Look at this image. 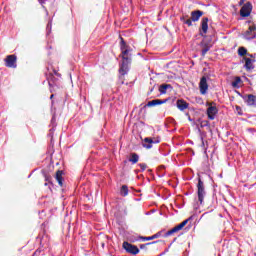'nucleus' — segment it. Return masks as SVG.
<instances>
[{"label":"nucleus","mask_w":256,"mask_h":256,"mask_svg":"<svg viewBox=\"0 0 256 256\" xmlns=\"http://www.w3.org/2000/svg\"><path fill=\"white\" fill-rule=\"evenodd\" d=\"M199 89L201 95H205L207 93V90L209 89V85L207 84V78L203 76L199 83Z\"/></svg>","instance_id":"10"},{"label":"nucleus","mask_w":256,"mask_h":256,"mask_svg":"<svg viewBox=\"0 0 256 256\" xmlns=\"http://www.w3.org/2000/svg\"><path fill=\"white\" fill-rule=\"evenodd\" d=\"M239 83H241V78L236 77L235 80L232 82V87H239Z\"/></svg>","instance_id":"21"},{"label":"nucleus","mask_w":256,"mask_h":256,"mask_svg":"<svg viewBox=\"0 0 256 256\" xmlns=\"http://www.w3.org/2000/svg\"><path fill=\"white\" fill-rule=\"evenodd\" d=\"M253 11V5L250 2L244 4L240 10L241 17H249Z\"/></svg>","instance_id":"7"},{"label":"nucleus","mask_w":256,"mask_h":256,"mask_svg":"<svg viewBox=\"0 0 256 256\" xmlns=\"http://www.w3.org/2000/svg\"><path fill=\"white\" fill-rule=\"evenodd\" d=\"M166 101H167V99H165V100L155 99V100L149 101L147 103V107H155L157 105H163V103H165Z\"/></svg>","instance_id":"16"},{"label":"nucleus","mask_w":256,"mask_h":256,"mask_svg":"<svg viewBox=\"0 0 256 256\" xmlns=\"http://www.w3.org/2000/svg\"><path fill=\"white\" fill-rule=\"evenodd\" d=\"M5 65L9 67L10 69H16L17 68V56L15 55H8L5 59Z\"/></svg>","instance_id":"5"},{"label":"nucleus","mask_w":256,"mask_h":256,"mask_svg":"<svg viewBox=\"0 0 256 256\" xmlns=\"http://www.w3.org/2000/svg\"><path fill=\"white\" fill-rule=\"evenodd\" d=\"M121 51H122V63L120 65L119 73L120 79H123V75H127L129 72V65H131V48L125 45V42L122 40L121 44Z\"/></svg>","instance_id":"1"},{"label":"nucleus","mask_w":256,"mask_h":256,"mask_svg":"<svg viewBox=\"0 0 256 256\" xmlns=\"http://www.w3.org/2000/svg\"><path fill=\"white\" fill-rule=\"evenodd\" d=\"M159 91L162 94L167 93V86H165V85L160 86Z\"/></svg>","instance_id":"24"},{"label":"nucleus","mask_w":256,"mask_h":256,"mask_svg":"<svg viewBox=\"0 0 256 256\" xmlns=\"http://www.w3.org/2000/svg\"><path fill=\"white\" fill-rule=\"evenodd\" d=\"M56 180L58 181L60 186H63V171L58 170L56 172Z\"/></svg>","instance_id":"17"},{"label":"nucleus","mask_w":256,"mask_h":256,"mask_svg":"<svg viewBox=\"0 0 256 256\" xmlns=\"http://www.w3.org/2000/svg\"><path fill=\"white\" fill-rule=\"evenodd\" d=\"M39 3H41V5H43V3H45V0H38Z\"/></svg>","instance_id":"29"},{"label":"nucleus","mask_w":256,"mask_h":256,"mask_svg":"<svg viewBox=\"0 0 256 256\" xmlns=\"http://www.w3.org/2000/svg\"><path fill=\"white\" fill-rule=\"evenodd\" d=\"M197 195H198V201L200 205H203V200L205 199V185L203 184V181L201 179L198 180L197 184Z\"/></svg>","instance_id":"3"},{"label":"nucleus","mask_w":256,"mask_h":256,"mask_svg":"<svg viewBox=\"0 0 256 256\" xmlns=\"http://www.w3.org/2000/svg\"><path fill=\"white\" fill-rule=\"evenodd\" d=\"M120 194L123 196V197H127V195H129V188H127L126 185H123L121 190H120Z\"/></svg>","instance_id":"19"},{"label":"nucleus","mask_w":256,"mask_h":256,"mask_svg":"<svg viewBox=\"0 0 256 256\" xmlns=\"http://www.w3.org/2000/svg\"><path fill=\"white\" fill-rule=\"evenodd\" d=\"M123 249H125L127 253H130V255H137L139 253V248L129 242L123 243Z\"/></svg>","instance_id":"6"},{"label":"nucleus","mask_w":256,"mask_h":256,"mask_svg":"<svg viewBox=\"0 0 256 256\" xmlns=\"http://www.w3.org/2000/svg\"><path fill=\"white\" fill-rule=\"evenodd\" d=\"M155 143H161V138H145L143 142V147H145V149H151V147H153V144Z\"/></svg>","instance_id":"8"},{"label":"nucleus","mask_w":256,"mask_h":256,"mask_svg":"<svg viewBox=\"0 0 256 256\" xmlns=\"http://www.w3.org/2000/svg\"><path fill=\"white\" fill-rule=\"evenodd\" d=\"M139 167L142 169V171H145V169H147V164H139Z\"/></svg>","instance_id":"26"},{"label":"nucleus","mask_w":256,"mask_h":256,"mask_svg":"<svg viewBox=\"0 0 256 256\" xmlns=\"http://www.w3.org/2000/svg\"><path fill=\"white\" fill-rule=\"evenodd\" d=\"M129 161H130V163H132L133 165H135V163H138V162H139V155H137V153H132V154L130 155Z\"/></svg>","instance_id":"18"},{"label":"nucleus","mask_w":256,"mask_h":256,"mask_svg":"<svg viewBox=\"0 0 256 256\" xmlns=\"http://www.w3.org/2000/svg\"><path fill=\"white\" fill-rule=\"evenodd\" d=\"M53 97H54V95L52 94V95L50 96V99H53Z\"/></svg>","instance_id":"30"},{"label":"nucleus","mask_w":256,"mask_h":256,"mask_svg":"<svg viewBox=\"0 0 256 256\" xmlns=\"http://www.w3.org/2000/svg\"><path fill=\"white\" fill-rule=\"evenodd\" d=\"M153 236H149V237H141L142 241H153Z\"/></svg>","instance_id":"25"},{"label":"nucleus","mask_w":256,"mask_h":256,"mask_svg":"<svg viewBox=\"0 0 256 256\" xmlns=\"http://www.w3.org/2000/svg\"><path fill=\"white\" fill-rule=\"evenodd\" d=\"M238 55H240V57L247 55V49L245 47H240L238 49Z\"/></svg>","instance_id":"20"},{"label":"nucleus","mask_w":256,"mask_h":256,"mask_svg":"<svg viewBox=\"0 0 256 256\" xmlns=\"http://www.w3.org/2000/svg\"><path fill=\"white\" fill-rule=\"evenodd\" d=\"M209 18H203L201 21V31L205 34L209 29Z\"/></svg>","instance_id":"15"},{"label":"nucleus","mask_w":256,"mask_h":256,"mask_svg":"<svg viewBox=\"0 0 256 256\" xmlns=\"http://www.w3.org/2000/svg\"><path fill=\"white\" fill-rule=\"evenodd\" d=\"M201 17H203V11L201 10H196V11H192L191 12V19L192 21H198L199 19H201Z\"/></svg>","instance_id":"14"},{"label":"nucleus","mask_w":256,"mask_h":256,"mask_svg":"<svg viewBox=\"0 0 256 256\" xmlns=\"http://www.w3.org/2000/svg\"><path fill=\"white\" fill-rule=\"evenodd\" d=\"M245 103L249 105V107H256V96L253 94H249L243 97Z\"/></svg>","instance_id":"11"},{"label":"nucleus","mask_w":256,"mask_h":256,"mask_svg":"<svg viewBox=\"0 0 256 256\" xmlns=\"http://www.w3.org/2000/svg\"><path fill=\"white\" fill-rule=\"evenodd\" d=\"M153 243H155V242H150V243H147V244H142V245H140V249H145L146 245H153Z\"/></svg>","instance_id":"27"},{"label":"nucleus","mask_w":256,"mask_h":256,"mask_svg":"<svg viewBox=\"0 0 256 256\" xmlns=\"http://www.w3.org/2000/svg\"><path fill=\"white\" fill-rule=\"evenodd\" d=\"M181 21H184V23L186 25H188V27H191V25H193V20L192 19L185 20V18H181Z\"/></svg>","instance_id":"22"},{"label":"nucleus","mask_w":256,"mask_h":256,"mask_svg":"<svg viewBox=\"0 0 256 256\" xmlns=\"http://www.w3.org/2000/svg\"><path fill=\"white\" fill-rule=\"evenodd\" d=\"M218 110L216 106H213L211 104H208L207 108V116L210 121H213L215 119V116L217 115Z\"/></svg>","instance_id":"9"},{"label":"nucleus","mask_w":256,"mask_h":256,"mask_svg":"<svg viewBox=\"0 0 256 256\" xmlns=\"http://www.w3.org/2000/svg\"><path fill=\"white\" fill-rule=\"evenodd\" d=\"M192 217L184 220L182 223L178 224L176 227L172 228L171 230L165 232V231H160L154 235H152V239H159V237H169L171 235H173L174 233H179V231H181V229H183V227H185V225H187V223H189V221H191Z\"/></svg>","instance_id":"2"},{"label":"nucleus","mask_w":256,"mask_h":256,"mask_svg":"<svg viewBox=\"0 0 256 256\" xmlns=\"http://www.w3.org/2000/svg\"><path fill=\"white\" fill-rule=\"evenodd\" d=\"M244 39L251 40L255 39L256 37V26L255 24H252L248 27V30H246L243 34Z\"/></svg>","instance_id":"4"},{"label":"nucleus","mask_w":256,"mask_h":256,"mask_svg":"<svg viewBox=\"0 0 256 256\" xmlns=\"http://www.w3.org/2000/svg\"><path fill=\"white\" fill-rule=\"evenodd\" d=\"M176 107L180 111H185V109H189V103L185 102V100H183V99H179L176 102Z\"/></svg>","instance_id":"12"},{"label":"nucleus","mask_w":256,"mask_h":256,"mask_svg":"<svg viewBox=\"0 0 256 256\" xmlns=\"http://www.w3.org/2000/svg\"><path fill=\"white\" fill-rule=\"evenodd\" d=\"M211 49L210 46H205L203 49H202V55L203 57H205V55H207V52Z\"/></svg>","instance_id":"23"},{"label":"nucleus","mask_w":256,"mask_h":256,"mask_svg":"<svg viewBox=\"0 0 256 256\" xmlns=\"http://www.w3.org/2000/svg\"><path fill=\"white\" fill-rule=\"evenodd\" d=\"M34 255H43V254H41V250H37L35 253H34Z\"/></svg>","instance_id":"28"},{"label":"nucleus","mask_w":256,"mask_h":256,"mask_svg":"<svg viewBox=\"0 0 256 256\" xmlns=\"http://www.w3.org/2000/svg\"><path fill=\"white\" fill-rule=\"evenodd\" d=\"M244 61H245L244 67L247 71H251V69H255V66L253 65V63H255V60L244 57Z\"/></svg>","instance_id":"13"}]
</instances>
